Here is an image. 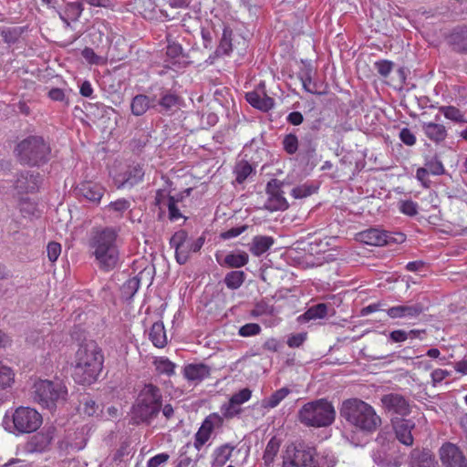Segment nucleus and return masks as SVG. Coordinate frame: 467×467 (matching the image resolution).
Returning a JSON list of instances; mask_svg holds the SVG:
<instances>
[{
  "mask_svg": "<svg viewBox=\"0 0 467 467\" xmlns=\"http://www.w3.org/2000/svg\"><path fill=\"white\" fill-rule=\"evenodd\" d=\"M104 359L103 351L95 341L80 344L74 358V380L81 385H91L96 382L103 369Z\"/></svg>",
  "mask_w": 467,
  "mask_h": 467,
  "instance_id": "obj_1",
  "label": "nucleus"
},
{
  "mask_svg": "<svg viewBox=\"0 0 467 467\" xmlns=\"http://www.w3.org/2000/svg\"><path fill=\"white\" fill-rule=\"evenodd\" d=\"M340 415L350 426L366 434L375 432L381 425V418L375 409L358 398L344 400Z\"/></svg>",
  "mask_w": 467,
  "mask_h": 467,
  "instance_id": "obj_2",
  "label": "nucleus"
},
{
  "mask_svg": "<svg viewBox=\"0 0 467 467\" xmlns=\"http://www.w3.org/2000/svg\"><path fill=\"white\" fill-rule=\"evenodd\" d=\"M117 239L118 232L113 227L98 228L92 231L88 245L99 267L103 270H111L118 264Z\"/></svg>",
  "mask_w": 467,
  "mask_h": 467,
  "instance_id": "obj_3",
  "label": "nucleus"
},
{
  "mask_svg": "<svg viewBox=\"0 0 467 467\" xmlns=\"http://www.w3.org/2000/svg\"><path fill=\"white\" fill-rule=\"evenodd\" d=\"M162 406V394L159 387L152 383L145 384L140 390L131 408L132 420L135 423H150Z\"/></svg>",
  "mask_w": 467,
  "mask_h": 467,
  "instance_id": "obj_4",
  "label": "nucleus"
},
{
  "mask_svg": "<svg viewBox=\"0 0 467 467\" xmlns=\"http://www.w3.org/2000/svg\"><path fill=\"white\" fill-rule=\"evenodd\" d=\"M298 421L308 428H327L336 420L333 403L327 399H317L305 403L297 411Z\"/></svg>",
  "mask_w": 467,
  "mask_h": 467,
  "instance_id": "obj_5",
  "label": "nucleus"
},
{
  "mask_svg": "<svg viewBox=\"0 0 467 467\" xmlns=\"http://www.w3.org/2000/svg\"><path fill=\"white\" fill-rule=\"evenodd\" d=\"M15 151L21 163L35 167L49 161L51 147L43 137L31 135L21 140Z\"/></svg>",
  "mask_w": 467,
  "mask_h": 467,
  "instance_id": "obj_6",
  "label": "nucleus"
},
{
  "mask_svg": "<svg viewBox=\"0 0 467 467\" xmlns=\"http://www.w3.org/2000/svg\"><path fill=\"white\" fill-rule=\"evenodd\" d=\"M31 398L43 408L53 409L59 400H65L67 389L60 383L37 379L31 387Z\"/></svg>",
  "mask_w": 467,
  "mask_h": 467,
  "instance_id": "obj_7",
  "label": "nucleus"
},
{
  "mask_svg": "<svg viewBox=\"0 0 467 467\" xmlns=\"http://www.w3.org/2000/svg\"><path fill=\"white\" fill-rule=\"evenodd\" d=\"M317 456L315 447L292 443L285 451L282 467H319Z\"/></svg>",
  "mask_w": 467,
  "mask_h": 467,
  "instance_id": "obj_8",
  "label": "nucleus"
},
{
  "mask_svg": "<svg viewBox=\"0 0 467 467\" xmlns=\"http://www.w3.org/2000/svg\"><path fill=\"white\" fill-rule=\"evenodd\" d=\"M12 421L16 431L26 434L37 431L42 425L43 418L36 409L19 406L12 414Z\"/></svg>",
  "mask_w": 467,
  "mask_h": 467,
  "instance_id": "obj_9",
  "label": "nucleus"
},
{
  "mask_svg": "<svg viewBox=\"0 0 467 467\" xmlns=\"http://www.w3.org/2000/svg\"><path fill=\"white\" fill-rule=\"evenodd\" d=\"M145 171L143 166L132 163L125 166L120 171L112 174L118 189L132 188L143 181Z\"/></svg>",
  "mask_w": 467,
  "mask_h": 467,
  "instance_id": "obj_10",
  "label": "nucleus"
},
{
  "mask_svg": "<svg viewBox=\"0 0 467 467\" xmlns=\"http://www.w3.org/2000/svg\"><path fill=\"white\" fill-rule=\"evenodd\" d=\"M406 237L401 233L391 234L377 228H370L358 234V240L366 244L382 246L390 243H403Z\"/></svg>",
  "mask_w": 467,
  "mask_h": 467,
  "instance_id": "obj_11",
  "label": "nucleus"
},
{
  "mask_svg": "<svg viewBox=\"0 0 467 467\" xmlns=\"http://www.w3.org/2000/svg\"><path fill=\"white\" fill-rule=\"evenodd\" d=\"M223 420L218 413L209 414L194 434L193 447L200 451L210 440L213 431L223 426Z\"/></svg>",
  "mask_w": 467,
  "mask_h": 467,
  "instance_id": "obj_12",
  "label": "nucleus"
},
{
  "mask_svg": "<svg viewBox=\"0 0 467 467\" xmlns=\"http://www.w3.org/2000/svg\"><path fill=\"white\" fill-rule=\"evenodd\" d=\"M439 455L443 467H467V459L463 451L454 443L442 444Z\"/></svg>",
  "mask_w": 467,
  "mask_h": 467,
  "instance_id": "obj_13",
  "label": "nucleus"
},
{
  "mask_svg": "<svg viewBox=\"0 0 467 467\" xmlns=\"http://www.w3.org/2000/svg\"><path fill=\"white\" fill-rule=\"evenodd\" d=\"M267 199L265 208L270 212L285 211L288 208V202L284 196L279 182L275 179L268 182L265 189Z\"/></svg>",
  "mask_w": 467,
  "mask_h": 467,
  "instance_id": "obj_14",
  "label": "nucleus"
},
{
  "mask_svg": "<svg viewBox=\"0 0 467 467\" xmlns=\"http://www.w3.org/2000/svg\"><path fill=\"white\" fill-rule=\"evenodd\" d=\"M392 426L397 440L406 445L411 446L414 441L412 430L415 428V422L408 419H396L392 420Z\"/></svg>",
  "mask_w": 467,
  "mask_h": 467,
  "instance_id": "obj_15",
  "label": "nucleus"
},
{
  "mask_svg": "<svg viewBox=\"0 0 467 467\" xmlns=\"http://www.w3.org/2000/svg\"><path fill=\"white\" fill-rule=\"evenodd\" d=\"M381 402L388 411L396 414L404 416L410 411L408 400L403 396L397 393L384 395L381 398Z\"/></svg>",
  "mask_w": 467,
  "mask_h": 467,
  "instance_id": "obj_16",
  "label": "nucleus"
},
{
  "mask_svg": "<svg viewBox=\"0 0 467 467\" xmlns=\"http://www.w3.org/2000/svg\"><path fill=\"white\" fill-rule=\"evenodd\" d=\"M76 190L79 195L95 203L100 202L106 192V188L103 185L90 181L81 182Z\"/></svg>",
  "mask_w": 467,
  "mask_h": 467,
  "instance_id": "obj_17",
  "label": "nucleus"
},
{
  "mask_svg": "<svg viewBox=\"0 0 467 467\" xmlns=\"http://www.w3.org/2000/svg\"><path fill=\"white\" fill-rule=\"evenodd\" d=\"M420 127L425 137L437 145L444 142L448 137V130L441 123L423 121Z\"/></svg>",
  "mask_w": 467,
  "mask_h": 467,
  "instance_id": "obj_18",
  "label": "nucleus"
},
{
  "mask_svg": "<svg viewBox=\"0 0 467 467\" xmlns=\"http://www.w3.org/2000/svg\"><path fill=\"white\" fill-rule=\"evenodd\" d=\"M40 174L30 173L29 171L21 172L15 182V188L19 193H28L37 191L40 183Z\"/></svg>",
  "mask_w": 467,
  "mask_h": 467,
  "instance_id": "obj_19",
  "label": "nucleus"
},
{
  "mask_svg": "<svg viewBox=\"0 0 467 467\" xmlns=\"http://www.w3.org/2000/svg\"><path fill=\"white\" fill-rule=\"evenodd\" d=\"M188 241V234L185 230L175 232L170 240L171 246L175 249L176 261L180 265H184L187 262V253L184 246Z\"/></svg>",
  "mask_w": 467,
  "mask_h": 467,
  "instance_id": "obj_20",
  "label": "nucleus"
},
{
  "mask_svg": "<svg viewBox=\"0 0 467 467\" xmlns=\"http://www.w3.org/2000/svg\"><path fill=\"white\" fill-rule=\"evenodd\" d=\"M423 312L421 304L417 303L411 306L399 305L389 307L387 310V315L390 318H415Z\"/></svg>",
  "mask_w": 467,
  "mask_h": 467,
  "instance_id": "obj_21",
  "label": "nucleus"
},
{
  "mask_svg": "<svg viewBox=\"0 0 467 467\" xmlns=\"http://www.w3.org/2000/svg\"><path fill=\"white\" fill-rule=\"evenodd\" d=\"M182 374L189 381H202L211 375V368L203 363H192L183 368Z\"/></svg>",
  "mask_w": 467,
  "mask_h": 467,
  "instance_id": "obj_22",
  "label": "nucleus"
},
{
  "mask_svg": "<svg viewBox=\"0 0 467 467\" xmlns=\"http://www.w3.org/2000/svg\"><path fill=\"white\" fill-rule=\"evenodd\" d=\"M410 467H437V462L430 451L414 450L410 456Z\"/></svg>",
  "mask_w": 467,
  "mask_h": 467,
  "instance_id": "obj_23",
  "label": "nucleus"
},
{
  "mask_svg": "<svg viewBox=\"0 0 467 467\" xmlns=\"http://www.w3.org/2000/svg\"><path fill=\"white\" fill-rule=\"evenodd\" d=\"M149 338L153 346L158 348H163L167 345V335L164 325L161 321L152 324L149 332Z\"/></svg>",
  "mask_w": 467,
  "mask_h": 467,
  "instance_id": "obj_24",
  "label": "nucleus"
},
{
  "mask_svg": "<svg viewBox=\"0 0 467 467\" xmlns=\"http://www.w3.org/2000/svg\"><path fill=\"white\" fill-rule=\"evenodd\" d=\"M247 102L255 109L267 111L274 107V99L267 95L260 96L255 91L247 92L245 95Z\"/></svg>",
  "mask_w": 467,
  "mask_h": 467,
  "instance_id": "obj_25",
  "label": "nucleus"
},
{
  "mask_svg": "<svg viewBox=\"0 0 467 467\" xmlns=\"http://www.w3.org/2000/svg\"><path fill=\"white\" fill-rule=\"evenodd\" d=\"M235 446L231 443H224L216 447L213 452V464L214 466H223L232 457Z\"/></svg>",
  "mask_w": 467,
  "mask_h": 467,
  "instance_id": "obj_26",
  "label": "nucleus"
},
{
  "mask_svg": "<svg viewBox=\"0 0 467 467\" xmlns=\"http://www.w3.org/2000/svg\"><path fill=\"white\" fill-rule=\"evenodd\" d=\"M446 40L454 51L467 53V31H451Z\"/></svg>",
  "mask_w": 467,
  "mask_h": 467,
  "instance_id": "obj_27",
  "label": "nucleus"
},
{
  "mask_svg": "<svg viewBox=\"0 0 467 467\" xmlns=\"http://www.w3.org/2000/svg\"><path fill=\"white\" fill-rule=\"evenodd\" d=\"M275 239L272 236L256 235L253 238L250 252L254 256H260L266 253L274 244Z\"/></svg>",
  "mask_w": 467,
  "mask_h": 467,
  "instance_id": "obj_28",
  "label": "nucleus"
},
{
  "mask_svg": "<svg viewBox=\"0 0 467 467\" xmlns=\"http://www.w3.org/2000/svg\"><path fill=\"white\" fill-rule=\"evenodd\" d=\"M281 441L275 436L272 437L265 447L264 451L263 460L265 466H270L274 463L275 457L279 452Z\"/></svg>",
  "mask_w": 467,
  "mask_h": 467,
  "instance_id": "obj_29",
  "label": "nucleus"
},
{
  "mask_svg": "<svg viewBox=\"0 0 467 467\" xmlns=\"http://www.w3.org/2000/svg\"><path fill=\"white\" fill-rule=\"evenodd\" d=\"M290 392L291 390L288 388L283 387L272 393L269 398L263 400L262 406L265 409H274L277 407Z\"/></svg>",
  "mask_w": 467,
  "mask_h": 467,
  "instance_id": "obj_30",
  "label": "nucleus"
},
{
  "mask_svg": "<svg viewBox=\"0 0 467 467\" xmlns=\"http://www.w3.org/2000/svg\"><path fill=\"white\" fill-rule=\"evenodd\" d=\"M153 365L158 374L171 377L175 374L176 365L166 357H157Z\"/></svg>",
  "mask_w": 467,
  "mask_h": 467,
  "instance_id": "obj_31",
  "label": "nucleus"
},
{
  "mask_svg": "<svg viewBox=\"0 0 467 467\" xmlns=\"http://www.w3.org/2000/svg\"><path fill=\"white\" fill-rule=\"evenodd\" d=\"M327 315V306L324 303H319L310 306L303 315L299 317L300 320L310 321L314 319L324 318Z\"/></svg>",
  "mask_w": 467,
  "mask_h": 467,
  "instance_id": "obj_32",
  "label": "nucleus"
},
{
  "mask_svg": "<svg viewBox=\"0 0 467 467\" xmlns=\"http://www.w3.org/2000/svg\"><path fill=\"white\" fill-rule=\"evenodd\" d=\"M150 108V99L146 95H137L132 99L130 109L135 116H142Z\"/></svg>",
  "mask_w": 467,
  "mask_h": 467,
  "instance_id": "obj_33",
  "label": "nucleus"
},
{
  "mask_svg": "<svg viewBox=\"0 0 467 467\" xmlns=\"http://www.w3.org/2000/svg\"><path fill=\"white\" fill-rule=\"evenodd\" d=\"M439 111L449 120L456 123L465 122L464 113L454 106H441L439 108Z\"/></svg>",
  "mask_w": 467,
  "mask_h": 467,
  "instance_id": "obj_34",
  "label": "nucleus"
},
{
  "mask_svg": "<svg viewBox=\"0 0 467 467\" xmlns=\"http://www.w3.org/2000/svg\"><path fill=\"white\" fill-rule=\"evenodd\" d=\"M131 202L126 198H119L110 202L105 209L116 214L117 217H122L124 213L130 208Z\"/></svg>",
  "mask_w": 467,
  "mask_h": 467,
  "instance_id": "obj_35",
  "label": "nucleus"
},
{
  "mask_svg": "<svg viewBox=\"0 0 467 467\" xmlns=\"http://www.w3.org/2000/svg\"><path fill=\"white\" fill-rule=\"evenodd\" d=\"M245 279L244 271L236 270L229 272L224 277V284L230 289H238Z\"/></svg>",
  "mask_w": 467,
  "mask_h": 467,
  "instance_id": "obj_36",
  "label": "nucleus"
},
{
  "mask_svg": "<svg viewBox=\"0 0 467 467\" xmlns=\"http://www.w3.org/2000/svg\"><path fill=\"white\" fill-rule=\"evenodd\" d=\"M318 187L314 183L306 182L296 186L291 191V196L295 199L306 198L317 192Z\"/></svg>",
  "mask_w": 467,
  "mask_h": 467,
  "instance_id": "obj_37",
  "label": "nucleus"
},
{
  "mask_svg": "<svg viewBox=\"0 0 467 467\" xmlns=\"http://www.w3.org/2000/svg\"><path fill=\"white\" fill-rule=\"evenodd\" d=\"M15 382L13 369L0 361V390L10 388Z\"/></svg>",
  "mask_w": 467,
  "mask_h": 467,
  "instance_id": "obj_38",
  "label": "nucleus"
},
{
  "mask_svg": "<svg viewBox=\"0 0 467 467\" xmlns=\"http://www.w3.org/2000/svg\"><path fill=\"white\" fill-rule=\"evenodd\" d=\"M145 271H146V269H144L143 271L140 272V274L138 275H136V276H134L132 278H130L123 285L122 292H123V294L126 296L131 298L136 294V292L140 288V279H141L142 275L145 273Z\"/></svg>",
  "mask_w": 467,
  "mask_h": 467,
  "instance_id": "obj_39",
  "label": "nucleus"
},
{
  "mask_svg": "<svg viewBox=\"0 0 467 467\" xmlns=\"http://www.w3.org/2000/svg\"><path fill=\"white\" fill-rule=\"evenodd\" d=\"M249 261V256L245 252L238 254H229L224 258V263L229 267L239 268L245 265Z\"/></svg>",
  "mask_w": 467,
  "mask_h": 467,
  "instance_id": "obj_40",
  "label": "nucleus"
},
{
  "mask_svg": "<svg viewBox=\"0 0 467 467\" xmlns=\"http://www.w3.org/2000/svg\"><path fill=\"white\" fill-rule=\"evenodd\" d=\"M299 78L303 85L304 89L311 94H322V92L317 91V84L312 81V69L306 68L304 71L299 73Z\"/></svg>",
  "mask_w": 467,
  "mask_h": 467,
  "instance_id": "obj_41",
  "label": "nucleus"
},
{
  "mask_svg": "<svg viewBox=\"0 0 467 467\" xmlns=\"http://www.w3.org/2000/svg\"><path fill=\"white\" fill-rule=\"evenodd\" d=\"M52 436L47 433H37L32 437L31 444L39 451H45L51 443Z\"/></svg>",
  "mask_w": 467,
  "mask_h": 467,
  "instance_id": "obj_42",
  "label": "nucleus"
},
{
  "mask_svg": "<svg viewBox=\"0 0 467 467\" xmlns=\"http://www.w3.org/2000/svg\"><path fill=\"white\" fill-rule=\"evenodd\" d=\"M242 411L243 409L241 408V406L235 403H232L231 400H229L227 403H224L221 407L223 420L234 419V417L239 416L242 413Z\"/></svg>",
  "mask_w": 467,
  "mask_h": 467,
  "instance_id": "obj_43",
  "label": "nucleus"
},
{
  "mask_svg": "<svg viewBox=\"0 0 467 467\" xmlns=\"http://www.w3.org/2000/svg\"><path fill=\"white\" fill-rule=\"evenodd\" d=\"M181 201H182V196L179 194L177 196H174V198H172L171 200H170V202L165 206V208L168 209L169 219L171 222H176L179 219L183 217L182 213H181V211L178 207V202Z\"/></svg>",
  "mask_w": 467,
  "mask_h": 467,
  "instance_id": "obj_44",
  "label": "nucleus"
},
{
  "mask_svg": "<svg viewBox=\"0 0 467 467\" xmlns=\"http://www.w3.org/2000/svg\"><path fill=\"white\" fill-rule=\"evenodd\" d=\"M180 97L174 93H166L161 96L159 104L164 110H171L180 104Z\"/></svg>",
  "mask_w": 467,
  "mask_h": 467,
  "instance_id": "obj_45",
  "label": "nucleus"
},
{
  "mask_svg": "<svg viewBox=\"0 0 467 467\" xmlns=\"http://www.w3.org/2000/svg\"><path fill=\"white\" fill-rule=\"evenodd\" d=\"M253 167L247 161H241L237 163L234 169L236 175L235 179L238 183H243L248 176L252 173Z\"/></svg>",
  "mask_w": 467,
  "mask_h": 467,
  "instance_id": "obj_46",
  "label": "nucleus"
},
{
  "mask_svg": "<svg viewBox=\"0 0 467 467\" xmlns=\"http://www.w3.org/2000/svg\"><path fill=\"white\" fill-rule=\"evenodd\" d=\"M81 55L85 58V60L90 65H105L107 63L106 58L98 56L90 47H85L81 51Z\"/></svg>",
  "mask_w": 467,
  "mask_h": 467,
  "instance_id": "obj_47",
  "label": "nucleus"
},
{
  "mask_svg": "<svg viewBox=\"0 0 467 467\" xmlns=\"http://www.w3.org/2000/svg\"><path fill=\"white\" fill-rule=\"evenodd\" d=\"M172 198H174V196L171 195V192L167 189H159L156 191L154 202L160 211L162 212Z\"/></svg>",
  "mask_w": 467,
  "mask_h": 467,
  "instance_id": "obj_48",
  "label": "nucleus"
},
{
  "mask_svg": "<svg viewBox=\"0 0 467 467\" xmlns=\"http://www.w3.org/2000/svg\"><path fill=\"white\" fill-rule=\"evenodd\" d=\"M274 313V306L264 300L257 302L252 310V316L254 317L273 316Z\"/></svg>",
  "mask_w": 467,
  "mask_h": 467,
  "instance_id": "obj_49",
  "label": "nucleus"
},
{
  "mask_svg": "<svg viewBox=\"0 0 467 467\" xmlns=\"http://www.w3.org/2000/svg\"><path fill=\"white\" fill-rule=\"evenodd\" d=\"M283 147L288 154L296 153L298 149V139L296 135L292 133L285 135L283 140Z\"/></svg>",
  "mask_w": 467,
  "mask_h": 467,
  "instance_id": "obj_50",
  "label": "nucleus"
},
{
  "mask_svg": "<svg viewBox=\"0 0 467 467\" xmlns=\"http://www.w3.org/2000/svg\"><path fill=\"white\" fill-rule=\"evenodd\" d=\"M399 210L405 215L414 216L418 213V203L411 200L400 201Z\"/></svg>",
  "mask_w": 467,
  "mask_h": 467,
  "instance_id": "obj_51",
  "label": "nucleus"
},
{
  "mask_svg": "<svg viewBox=\"0 0 467 467\" xmlns=\"http://www.w3.org/2000/svg\"><path fill=\"white\" fill-rule=\"evenodd\" d=\"M374 67L381 77L388 78L393 69L394 63L390 60L382 59L376 61Z\"/></svg>",
  "mask_w": 467,
  "mask_h": 467,
  "instance_id": "obj_52",
  "label": "nucleus"
},
{
  "mask_svg": "<svg viewBox=\"0 0 467 467\" xmlns=\"http://www.w3.org/2000/svg\"><path fill=\"white\" fill-rule=\"evenodd\" d=\"M232 32L223 31L217 52L228 55L232 51Z\"/></svg>",
  "mask_w": 467,
  "mask_h": 467,
  "instance_id": "obj_53",
  "label": "nucleus"
},
{
  "mask_svg": "<svg viewBox=\"0 0 467 467\" xmlns=\"http://www.w3.org/2000/svg\"><path fill=\"white\" fill-rule=\"evenodd\" d=\"M204 236H200L193 241L189 239L188 243L184 246V250L187 253V261L189 260L192 253H197L202 249V245L204 244Z\"/></svg>",
  "mask_w": 467,
  "mask_h": 467,
  "instance_id": "obj_54",
  "label": "nucleus"
},
{
  "mask_svg": "<svg viewBox=\"0 0 467 467\" xmlns=\"http://www.w3.org/2000/svg\"><path fill=\"white\" fill-rule=\"evenodd\" d=\"M261 332V327L255 323H248L239 328L238 334L241 337H247L256 336Z\"/></svg>",
  "mask_w": 467,
  "mask_h": 467,
  "instance_id": "obj_55",
  "label": "nucleus"
},
{
  "mask_svg": "<svg viewBox=\"0 0 467 467\" xmlns=\"http://www.w3.org/2000/svg\"><path fill=\"white\" fill-rule=\"evenodd\" d=\"M252 397V390L248 388L242 389L238 392L232 395L230 400H232V403H235L237 405H242L248 401Z\"/></svg>",
  "mask_w": 467,
  "mask_h": 467,
  "instance_id": "obj_56",
  "label": "nucleus"
},
{
  "mask_svg": "<svg viewBox=\"0 0 467 467\" xmlns=\"http://www.w3.org/2000/svg\"><path fill=\"white\" fill-rule=\"evenodd\" d=\"M167 56L171 57L172 59L179 58L182 54V47L180 44H176L174 42H171V35L167 36Z\"/></svg>",
  "mask_w": 467,
  "mask_h": 467,
  "instance_id": "obj_57",
  "label": "nucleus"
},
{
  "mask_svg": "<svg viewBox=\"0 0 467 467\" xmlns=\"http://www.w3.org/2000/svg\"><path fill=\"white\" fill-rule=\"evenodd\" d=\"M306 338H307L306 332L293 334L288 337L286 343L289 348H299L304 344V342L306 340Z\"/></svg>",
  "mask_w": 467,
  "mask_h": 467,
  "instance_id": "obj_58",
  "label": "nucleus"
},
{
  "mask_svg": "<svg viewBox=\"0 0 467 467\" xmlns=\"http://www.w3.org/2000/svg\"><path fill=\"white\" fill-rule=\"evenodd\" d=\"M47 257L50 262L55 263L61 254V244L57 242H50L47 246Z\"/></svg>",
  "mask_w": 467,
  "mask_h": 467,
  "instance_id": "obj_59",
  "label": "nucleus"
},
{
  "mask_svg": "<svg viewBox=\"0 0 467 467\" xmlns=\"http://www.w3.org/2000/svg\"><path fill=\"white\" fill-rule=\"evenodd\" d=\"M425 169L427 170L428 173L433 175H441L444 172V167L441 161L437 159L428 161L425 164Z\"/></svg>",
  "mask_w": 467,
  "mask_h": 467,
  "instance_id": "obj_60",
  "label": "nucleus"
},
{
  "mask_svg": "<svg viewBox=\"0 0 467 467\" xmlns=\"http://www.w3.org/2000/svg\"><path fill=\"white\" fill-rule=\"evenodd\" d=\"M170 455L166 452L159 453L147 462V467H159L162 463L168 462Z\"/></svg>",
  "mask_w": 467,
  "mask_h": 467,
  "instance_id": "obj_61",
  "label": "nucleus"
},
{
  "mask_svg": "<svg viewBox=\"0 0 467 467\" xmlns=\"http://www.w3.org/2000/svg\"><path fill=\"white\" fill-rule=\"evenodd\" d=\"M400 139L408 146H413L416 143L415 135L408 128H404L400 130Z\"/></svg>",
  "mask_w": 467,
  "mask_h": 467,
  "instance_id": "obj_62",
  "label": "nucleus"
},
{
  "mask_svg": "<svg viewBox=\"0 0 467 467\" xmlns=\"http://www.w3.org/2000/svg\"><path fill=\"white\" fill-rule=\"evenodd\" d=\"M99 405L93 400H86L82 403V411L85 415L93 416L96 414Z\"/></svg>",
  "mask_w": 467,
  "mask_h": 467,
  "instance_id": "obj_63",
  "label": "nucleus"
},
{
  "mask_svg": "<svg viewBox=\"0 0 467 467\" xmlns=\"http://www.w3.org/2000/svg\"><path fill=\"white\" fill-rule=\"evenodd\" d=\"M451 375L450 371L442 368L434 369L431 374V380L434 385L441 383L443 379Z\"/></svg>",
  "mask_w": 467,
  "mask_h": 467,
  "instance_id": "obj_64",
  "label": "nucleus"
}]
</instances>
